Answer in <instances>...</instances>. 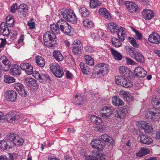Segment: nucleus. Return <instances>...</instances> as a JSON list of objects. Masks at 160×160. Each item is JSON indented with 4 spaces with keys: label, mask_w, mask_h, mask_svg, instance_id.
Masks as SVG:
<instances>
[{
    "label": "nucleus",
    "mask_w": 160,
    "mask_h": 160,
    "mask_svg": "<svg viewBox=\"0 0 160 160\" xmlns=\"http://www.w3.org/2000/svg\"><path fill=\"white\" fill-rule=\"evenodd\" d=\"M4 81L8 83H10L15 82V79L13 77L9 75H5L4 76Z\"/></svg>",
    "instance_id": "nucleus-49"
},
{
    "label": "nucleus",
    "mask_w": 160,
    "mask_h": 160,
    "mask_svg": "<svg viewBox=\"0 0 160 160\" xmlns=\"http://www.w3.org/2000/svg\"><path fill=\"white\" fill-rule=\"evenodd\" d=\"M35 23L34 22L29 21L28 22V25L29 27V28L31 29H34L35 27Z\"/></svg>",
    "instance_id": "nucleus-62"
},
{
    "label": "nucleus",
    "mask_w": 160,
    "mask_h": 160,
    "mask_svg": "<svg viewBox=\"0 0 160 160\" xmlns=\"http://www.w3.org/2000/svg\"><path fill=\"white\" fill-rule=\"evenodd\" d=\"M148 39L150 42L152 43H160V36L155 32H152L149 36Z\"/></svg>",
    "instance_id": "nucleus-14"
},
{
    "label": "nucleus",
    "mask_w": 160,
    "mask_h": 160,
    "mask_svg": "<svg viewBox=\"0 0 160 160\" xmlns=\"http://www.w3.org/2000/svg\"><path fill=\"white\" fill-rule=\"evenodd\" d=\"M85 48L86 51L88 52L92 53L94 52L93 48L90 46H87Z\"/></svg>",
    "instance_id": "nucleus-63"
},
{
    "label": "nucleus",
    "mask_w": 160,
    "mask_h": 160,
    "mask_svg": "<svg viewBox=\"0 0 160 160\" xmlns=\"http://www.w3.org/2000/svg\"><path fill=\"white\" fill-rule=\"evenodd\" d=\"M10 137L11 141L13 143V146L14 145L20 146L23 144L24 141L22 138H20L16 134H9Z\"/></svg>",
    "instance_id": "nucleus-17"
},
{
    "label": "nucleus",
    "mask_w": 160,
    "mask_h": 160,
    "mask_svg": "<svg viewBox=\"0 0 160 160\" xmlns=\"http://www.w3.org/2000/svg\"><path fill=\"white\" fill-rule=\"evenodd\" d=\"M56 36L50 31H47L43 34V40L45 45L48 48H54L57 44Z\"/></svg>",
    "instance_id": "nucleus-2"
},
{
    "label": "nucleus",
    "mask_w": 160,
    "mask_h": 160,
    "mask_svg": "<svg viewBox=\"0 0 160 160\" xmlns=\"http://www.w3.org/2000/svg\"><path fill=\"white\" fill-rule=\"evenodd\" d=\"M82 71L84 74L87 75L88 74L89 72V69L88 66H86L85 68L82 69Z\"/></svg>",
    "instance_id": "nucleus-64"
},
{
    "label": "nucleus",
    "mask_w": 160,
    "mask_h": 160,
    "mask_svg": "<svg viewBox=\"0 0 160 160\" xmlns=\"http://www.w3.org/2000/svg\"><path fill=\"white\" fill-rule=\"evenodd\" d=\"M18 9L17 4L16 3H14L11 6V11L12 13H14Z\"/></svg>",
    "instance_id": "nucleus-60"
},
{
    "label": "nucleus",
    "mask_w": 160,
    "mask_h": 160,
    "mask_svg": "<svg viewBox=\"0 0 160 160\" xmlns=\"http://www.w3.org/2000/svg\"><path fill=\"white\" fill-rule=\"evenodd\" d=\"M112 109L110 107L104 106L102 107L99 111L100 115L105 119L109 118L112 113Z\"/></svg>",
    "instance_id": "nucleus-7"
},
{
    "label": "nucleus",
    "mask_w": 160,
    "mask_h": 160,
    "mask_svg": "<svg viewBox=\"0 0 160 160\" xmlns=\"http://www.w3.org/2000/svg\"><path fill=\"white\" fill-rule=\"evenodd\" d=\"M84 58L87 64L90 66H93L94 65V60L91 56L86 55L84 56Z\"/></svg>",
    "instance_id": "nucleus-47"
},
{
    "label": "nucleus",
    "mask_w": 160,
    "mask_h": 160,
    "mask_svg": "<svg viewBox=\"0 0 160 160\" xmlns=\"http://www.w3.org/2000/svg\"><path fill=\"white\" fill-rule=\"evenodd\" d=\"M50 68L51 71L53 74L61 67L58 63H52L50 65Z\"/></svg>",
    "instance_id": "nucleus-46"
},
{
    "label": "nucleus",
    "mask_w": 160,
    "mask_h": 160,
    "mask_svg": "<svg viewBox=\"0 0 160 160\" xmlns=\"http://www.w3.org/2000/svg\"><path fill=\"white\" fill-rule=\"evenodd\" d=\"M121 40L120 39H118L116 38H112L111 41L113 47L116 48L120 47L122 45Z\"/></svg>",
    "instance_id": "nucleus-38"
},
{
    "label": "nucleus",
    "mask_w": 160,
    "mask_h": 160,
    "mask_svg": "<svg viewBox=\"0 0 160 160\" xmlns=\"http://www.w3.org/2000/svg\"><path fill=\"white\" fill-rule=\"evenodd\" d=\"M5 97L6 99L12 102L15 101L17 99V92L13 90H9L6 91Z\"/></svg>",
    "instance_id": "nucleus-19"
},
{
    "label": "nucleus",
    "mask_w": 160,
    "mask_h": 160,
    "mask_svg": "<svg viewBox=\"0 0 160 160\" xmlns=\"http://www.w3.org/2000/svg\"><path fill=\"white\" fill-rule=\"evenodd\" d=\"M68 18L66 20L69 21L73 24L76 23L77 18L74 12L72 10L71 11V13L69 14Z\"/></svg>",
    "instance_id": "nucleus-30"
},
{
    "label": "nucleus",
    "mask_w": 160,
    "mask_h": 160,
    "mask_svg": "<svg viewBox=\"0 0 160 160\" xmlns=\"http://www.w3.org/2000/svg\"><path fill=\"white\" fill-rule=\"evenodd\" d=\"M153 11L148 9H144L143 10L142 14L145 19L150 20L154 16Z\"/></svg>",
    "instance_id": "nucleus-23"
},
{
    "label": "nucleus",
    "mask_w": 160,
    "mask_h": 160,
    "mask_svg": "<svg viewBox=\"0 0 160 160\" xmlns=\"http://www.w3.org/2000/svg\"><path fill=\"white\" fill-rule=\"evenodd\" d=\"M108 28L111 32L113 33L117 32L119 39L122 41L125 40L126 32V29L122 27H118V25L113 22H111L108 24Z\"/></svg>",
    "instance_id": "nucleus-1"
},
{
    "label": "nucleus",
    "mask_w": 160,
    "mask_h": 160,
    "mask_svg": "<svg viewBox=\"0 0 160 160\" xmlns=\"http://www.w3.org/2000/svg\"><path fill=\"white\" fill-rule=\"evenodd\" d=\"M78 9L82 16L84 17H88L89 15V12L88 10L84 7H78Z\"/></svg>",
    "instance_id": "nucleus-41"
},
{
    "label": "nucleus",
    "mask_w": 160,
    "mask_h": 160,
    "mask_svg": "<svg viewBox=\"0 0 160 160\" xmlns=\"http://www.w3.org/2000/svg\"><path fill=\"white\" fill-rule=\"evenodd\" d=\"M83 26L89 28H92L94 26V24L92 22L88 19H85L83 22Z\"/></svg>",
    "instance_id": "nucleus-40"
},
{
    "label": "nucleus",
    "mask_w": 160,
    "mask_h": 160,
    "mask_svg": "<svg viewBox=\"0 0 160 160\" xmlns=\"http://www.w3.org/2000/svg\"><path fill=\"white\" fill-rule=\"evenodd\" d=\"M101 3L98 0H90V7L92 8H94L98 6H100Z\"/></svg>",
    "instance_id": "nucleus-50"
},
{
    "label": "nucleus",
    "mask_w": 160,
    "mask_h": 160,
    "mask_svg": "<svg viewBox=\"0 0 160 160\" xmlns=\"http://www.w3.org/2000/svg\"><path fill=\"white\" fill-rule=\"evenodd\" d=\"M25 83L29 86H31L32 87H35L37 85L36 81L32 78H26L25 80Z\"/></svg>",
    "instance_id": "nucleus-35"
},
{
    "label": "nucleus",
    "mask_w": 160,
    "mask_h": 160,
    "mask_svg": "<svg viewBox=\"0 0 160 160\" xmlns=\"http://www.w3.org/2000/svg\"><path fill=\"white\" fill-rule=\"evenodd\" d=\"M126 50L128 53L131 54L132 53L133 54V56L135 54V52H137V50L136 49L133 48L132 47H128L126 48Z\"/></svg>",
    "instance_id": "nucleus-52"
},
{
    "label": "nucleus",
    "mask_w": 160,
    "mask_h": 160,
    "mask_svg": "<svg viewBox=\"0 0 160 160\" xmlns=\"http://www.w3.org/2000/svg\"><path fill=\"white\" fill-rule=\"evenodd\" d=\"M5 118L8 122L13 123L18 120L19 116L16 112L10 111L6 115Z\"/></svg>",
    "instance_id": "nucleus-11"
},
{
    "label": "nucleus",
    "mask_w": 160,
    "mask_h": 160,
    "mask_svg": "<svg viewBox=\"0 0 160 160\" xmlns=\"http://www.w3.org/2000/svg\"><path fill=\"white\" fill-rule=\"evenodd\" d=\"M138 139L139 140H140L141 143L144 144L149 145L153 142L152 138L147 135L146 134H140L138 137Z\"/></svg>",
    "instance_id": "nucleus-15"
},
{
    "label": "nucleus",
    "mask_w": 160,
    "mask_h": 160,
    "mask_svg": "<svg viewBox=\"0 0 160 160\" xmlns=\"http://www.w3.org/2000/svg\"><path fill=\"white\" fill-rule=\"evenodd\" d=\"M145 116L152 121H157L160 118V110L156 108H151L146 112Z\"/></svg>",
    "instance_id": "nucleus-3"
},
{
    "label": "nucleus",
    "mask_w": 160,
    "mask_h": 160,
    "mask_svg": "<svg viewBox=\"0 0 160 160\" xmlns=\"http://www.w3.org/2000/svg\"><path fill=\"white\" fill-rule=\"evenodd\" d=\"M128 113V108L125 106L119 108L115 111V116L120 118L123 119Z\"/></svg>",
    "instance_id": "nucleus-12"
},
{
    "label": "nucleus",
    "mask_w": 160,
    "mask_h": 160,
    "mask_svg": "<svg viewBox=\"0 0 160 160\" xmlns=\"http://www.w3.org/2000/svg\"><path fill=\"white\" fill-rule=\"evenodd\" d=\"M133 56L134 58L135 59L137 62L141 63H143L145 62L144 57L142 54L138 52L137 51V52H135Z\"/></svg>",
    "instance_id": "nucleus-28"
},
{
    "label": "nucleus",
    "mask_w": 160,
    "mask_h": 160,
    "mask_svg": "<svg viewBox=\"0 0 160 160\" xmlns=\"http://www.w3.org/2000/svg\"><path fill=\"white\" fill-rule=\"evenodd\" d=\"M103 34L102 33L101 31L100 30L98 31H95L91 33V36L93 39L98 38L100 36H102Z\"/></svg>",
    "instance_id": "nucleus-48"
},
{
    "label": "nucleus",
    "mask_w": 160,
    "mask_h": 160,
    "mask_svg": "<svg viewBox=\"0 0 160 160\" xmlns=\"http://www.w3.org/2000/svg\"><path fill=\"white\" fill-rule=\"evenodd\" d=\"M125 59L126 60V62L128 65H134L136 63L135 62L130 58L126 57L125 58Z\"/></svg>",
    "instance_id": "nucleus-57"
},
{
    "label": "nucleus",
    "mask_w": 160,
    "mask_h": 160,
    "mask_svg": "<svg viewBox=\"0 0 160 160\" xmlns=\"http://www.w3.org/2000/svg\"><path fill=\"white\" fill-rule=\"evenodd\" d=\"M110 51L115 59L118 60H121L122 58V56L120 53L113 48H111Z\"/></svg>",
    "instance_id": "nucleus-33"
},
{
    "label": "nucleus",
    "mask_w": 160,
    "mask_h": 160,
    "mask_svg": "<svg viewBox=\"0 0 160 160\" xmlns=\"http://www.w3.org/2000/svg\"><path fill=\"white\" fill-rule=\"evenodd\" d=\"M57 24L58 26H60V29L64 33L67 35L70 33L71 27L65 21L59 20L57 22Z\"/></svg>",
    "instance_id": "nucleus-4"
},
{
    "label": "nucleus",
    "mask_w": 160,
    "mask_h": 160,
    "mask_svg": "<svg viewBox=\"0 0 160 160\" xmlns=\"http://www.w3.org/2000/svg\"><path fill=\"white\" fill-rule=\"evenodd\" d=\"M126 8L131 12H136L138 9V6L134 2L127 1L125 4Z\"/></svg>",
    "instance_id": "nucleus-20"
},
{
    "label": "nucleus",
    "mask_w": 160,
    "mask_h": 160,
    "mask_svg": "<svg viewBox=\"0 0 160 160\" xmlns=\"http://www.w3.org/2000/svg\"><path fill=\"white\" fill-rule=\"evenodd\" d=\"M91 121L97 125L101 124L102 120L101 118L95 115H92L90 118Z\"/></svg>",
    "instance_id": "nucleus-44"
},
{
    "label": "nucleus",
    "mask_w": 160,
    "mask_h": 160,
    "mask_svg": "<svg viewBox=\"0 0 160 160\" xmlns=\"http://www.w3.org/2000/svg\"><path fill=\"white\" fill-rule=\"evenodd\" d=\"M81 46L82 44L79 40L74 41L72 45V52L74 55H78L82 53Z\"/></svg>",
    "instance_id": "nucleus-8"
},
{
    "label": "nucleus",
    "mask_w": 160,
    "mask_h": 160,
    "mask_svg": "<svg viewBox=\"0 0 160 160\" xmlns=\"http://www.w3.org/2000/svg\"><path fill=\"white\" fill-rule=\"evenodd\" d=\"M74 100L75 104L79 105H83L86 102V101L81 95H77L75 96Z\"/></svg>",
    "instance_id": "nucleus-29"
},
{
    "label": "nucleus",
    "mask_w": 160,
    "mask_h": 160,
    "mask_svg": "<svg viewBox=\"0 0 160 160\" xmlns=\"http://www.w3.org/2000/svg\"><path fill=\"white\" fill-rule=\"evenodd\" d=\"M128 41L131 43V45L135 48H138L139 45L138 43L136 40L133 38L129 37L128 38Z\"/></svg>",
    "instance_id": "nucleus-51"
},
{
    "label": "nucleus",
    "mask_w": 160,
    "mask_h": 160,
    "mask_svg": "<svg viewBox=\"0 0 160 160\" xmlns=\"http://www.w3.org/2000/svg\"><path fill=\"white\" fill-rule=\"evenodd\" d=\"M43 80H50V77H49L48 75L47 74H42L41 75L40 78L39 80V82H42Z\"/></svg>",
    "instance_id": "nucleus-54"
},
{
    "label": "nucleus",
    "mask_w": 160,
    "mask_h": 160,
    "mask_svg": "<svg viewBox=\"0 0 160 160\" xmlns=\"http://www.w3.org/2000/svg\"><path fill=\"white\" fill-rule=\"evenodd\" d=\"M92 154L94 157H97V158H105V155L103 153L97 150L92 151Z\"/></svg>",
    "instance_id": "nucleus-45"
},
{
    "label": "nucleus",
    "mask_w": 160,
    "mask_h": 160,
    "mask_svg": "<svg viewBox=\"0 0 160 160\" xmlns=\"http://www.w3.org/2000/svg\"><path fill=\"white\" fill-rule=\"evenodd\" d=\"M56 77L60 78L64 74V72L61 68L53 74Z\"/></svg>",
    "instance_id": "nucleus-53"
},
{
    "label": "nucleus",
    "mask_w": 160,
    "mask_h": 160,
    "mask_svg": "<svg viewBox=\"0 0 160 160\" xmlns=\"http://www.w3.org/2000/svg\"><path fill=\"white\" fill-rule=\"evenodd\" d=\"M18 11L20 15L22 16L26 17L28 13V11L27 5L25 4H20L19 6Z\"/></svg>",
    "instance_id": "nucleus-26"
},
{
    "label": "nucleus",
    "mask_w": 160,
    "mask_h": 160,
    "mask_svg": "<svg viewBox=\"0 0 160 160\" xmlns=\"http://www.w3.org/2000/svg\"><path fill=\"white\" fill-rule=\"evenodd\" d=\"M98 67L100 68L97 72L98 74L104 76L107 74L109 71V67L106 63H99Z\"/></svg>",
    "instance_id": "nucleus-16"
},
{
    "label": "nucleus",
    "mask_w": 160,
    "mask_h": 160,
    "mask_svg": "<svg viewBox=\"0 0 160 160\" xmlns=\"http://www.w3.org/2000/svg\"><path fill=\"white\" fill-rule=\"evenodd\" d=\"M134 72L135 75L139 78H144L147 74V72L143 68L140 67L136 68Z\"/></svg>",
    "instance_id": "nucleus-22"
},
{
    "label": "nucleus",
    "mask_w": 160,
    "mask_h": 160,
    "mask_svg": "<svg viewBox=\"0 0 160 160\" xmlns=\"http://www.w3.org/2000/svg\"><path fill=\"white\" fill-rule=\"evenodd\" d=\"M100 138L106 142L110 143L111 144H113L114 141L112 138L106 134H103L100 136Z\"/></svg>",
    "instance_id": "nucleus-37"
},
{
    "label": "nucleus",
    "mask_w": 160,
    "mask_h": 160,
    "mask_svg": "<svg viewBox=\"0 0 160 160\" xmlns=\"http://www.w3.org/2000/svg\"><path fill=\"white\" fill-rule=\"evenodd\" d=\"M33 72V69L32 66L30 65L28 67L26 70L25 71L26 72L28 75L31 74Z\"/></svg>",
    "instance_id": "nucleus-61"
},
{
    "label": "nucleus",
    "mask_w": 160,
    "mask_h": 160,
    "mask_svg": "<svg viewBox=\"0 0 160 160\" xmlns=\"http://www.w3.org/2000/svg\"><path fill=\"white\" fill-rule=\"evenodd\" d=\"M99 13L103 17L108 20H110L111 16L108 11L105 8H101L99 10Z\"/></svg>",
    "instance_id": "nucleus-32"
},
{
    "label": "nucleus",
    "mask_w": 160,
    "mask_h": 160,
    "mask_svg": "<svg viewBox=\"0 0 160 160\" xmlns=\"http://www.w3.org/2000/svg\"><path fill=\"white\" fill-rule=\"evenodd\" d=\"M134 37L136 39H138L140 40H141L142 38V36L141 34L138 31L135 33Z\"/></svg>",
    "instance_id": "nucleus-59"
},
{
    "label": "nucleus",
    "mask_w": 160,
    "mask_h": 160,
    "mask_svg": "<svg viewBox=\"0 0 160 160\" xmlns=\"http://www.w3.org/2000/svg\"><path fill=\"white\" fill-rule=\"evenodd\" d=\"M133 98L132 95L128 92L126 96H125L124 99L126 101L130 102L133 100Z\"/></svg>",
    "instance_id": "nucleus-55"
},
{
    "label": "nucleus",
    "mask_w": 160,
    "mask_h": 160,
    "mask_svg": "<svg viewBox=\"0 0 160 160\" xmlns=\"http://www.w3.org/2000/svg\"><path fill=\"white\" fill-rule=\"evenodd\" d=\"M91 147L100 151H102L105 146L104 143L98 139H95L92 140L90 143Z\"/></svg>",
    "instance_id": "nucleus-10"
},
{
    "label": "nucleus",
    "mask_w": 160,
    "mask_h": 160,
    "mask_svg": "<svg viewBox=\"0 0 160 160\" xmlns=\"http://www.w3.org/2000/svg\"><path fill=\"white\" fill-rule=\"evenodd\" d=\"M119 70L120 73L126 77H130L132 73L129 69L125 66H120L119 68Z\"/></svg>",
    "instance_id": "nucleus-24"
},
{
    "label": "nucleus",
    "mask_w": 160,
    "mask_h": 160,
    "mask_svg": "<svg viewBox=\"0 0 160 160\" xmlns=\"http://www.w3.org/2000/svg\"><path fill=\"white\" fill-rule=\"evenodd\" d=\"M10 61L4 56L0 57V67L4 71H8L10 67Z\"/></svg>",
    "instance_id": "nucleus-9"
},
{
    "label": "nucleus",
    "mask_w": 160,
    "mask_h": 160,
    "mask_svg": "<svg viewBox=\"0 0 160 160\" xmlns=\"http://www.w3.org/2000/svg\"><path fill=\"white\" fill-rule=\"evenodd\" d=\"M150 150L147 148H141L139 152L136 153L137 157H142L149 153Z\"/></svg>",
    "instance_id": "nucleus-34"
},
{
    "label": "nucleus",
    "mask_w": 160,
    "mask_h": 160,
    "mask_svg": "<svg viewBox=\"0 0 160 160\" xmlns=\"http://www.w3.org/2000/svg\"><path fill=\"white\" fill-rule=\"evenodd\" d=\"M10 72L14 76H19L21 73L20 69L17 65H15L12 67L10 70Z\"/></svg>",
    "instance_id": "nucleus-27"
},
{
    "label": "nucleus",
    "mask_w": 160,
    "mask_h": 160,
    "mask_svg": "<svg viewBox=\"0 0 160 160\" xmlns=\"http://www.w3.org/2000/svg\"><path fill=\"white\" fill-rule=\"evenodd\" d=\"M30 65H31L28 63H22L20 64V67L22 70L25 71Z\"/></svg>",
    "instance_id": "nucleus-56"
},
{
    "label": "nucleus",
    "mask_w": 160,
    "mask_h": 160,
    "mask_svg": "<svg viewBox=\"0 0 160 160\" xmlns=\"http://www.w3.org/2000/svg\"><path fill=\"white\" fill-rule=\"evenodd\" d=\"M50 28L52 32L55 35L58 34L60 32V26H58L57 23L51 24L50 26Z\"/></svg>",
    "instance_id": "nucleus-43"
},
{
    "label": "nucleus",
    "mask_w": 160,
    "mask_h": 160,
    "mask_svg": "<svg viewBox=\"0 0 160 160\" xmlns=\"http://www.w3.org/2000/svg\"><path fill=\"white\" fill-rule=\"evenodd\" d=\"M10 137L9 135L6 138L0 141V148L4 150L7 149L12 148L13 147V143L11 141Z\"/></svg>",
    "instance_id": "nucleus-5"
},
{
    "label": "nucleus",
    "mask_w": 160,
    "mask_h": 160,
    "mask_svg": "<svg viewBox=\"0 0 160 160\" xmlns=\"http://www.w3.org/2000/svg\"><path fill=\"white\" fill-rule=\"evenodd\" d=\"M14 23V20L13 17L11 15L8 16L6 18V25L9 27H12Z\"/></svg>",
    "instance_id": "nucleus-42"
},
{
    "label": "nucleus",
    "mask_w": 160,
    "mask_h": 160,
    "mask_svg": "<svg viewBox=\"0 0 160 160\" xmlns=\"http://www.w3.org/2000/svg\"><path fill=\"white\" fill-rule=\"evenodd\" d=\"M8 27L4 22H2L1 24L0 32L2 33L3 36H7L9 34L10 32Z\"/></svg>",
    "instance_id": "nucleus-25"
},
{
    "label": "nucleus",
    "mask_w": 160,
    "mask_h": 160,
    "mask_svg": "<svg viewBox=\"0 0 160 160\" xmlns=\"http://www.w3.org/2000/svg\"><path fill=\"white\" fill-rule=\"evenodd\" d=\"M154 100H152V103L153 105H155L157 108L160 109V98L156 101H154Z\"/></svg>",
    "instance_id": "nucleus-58"
},
{
    "label": "nucleus",
    "mask_w": 160,
    "mask_h": 160,
    "mask_svg": "<svg viewBox=\"0 0 160 160\" xmlns=\"http://www.w3.org/2000/svg\"><path fill=\"white\" fill-rule=\"evenodd\" d=\"M112 102L114 105L116 106H122L124 105L123 101L117 96H114L112 98Z\"/></svg>",
    "instance_id": "nucleus-31"
},
{
    "label": "nucleus",
    "mask_w": 160,
    "mask_h": 160,
    "mask_svg": "<svg viewBox=\"0 0 160 160\" xmlns=\"http://www.w3.org/2000/svg\"><path fill=\"white\" fill-rule=\"evenodd\" d=\"M53 55L56 60L61 61L63 60V57L61 53L57 50H54L53 52Z\"/></svg>",
    "instance_id": "nucleus-39"
},
{
    "label": "nucleus",
    "mask_w": 160,
    "mask_h": 160,
    "mask_svg": "<svg viewBox=\"0 0 160 160\" xmlns=\"http://www.w3.org/2000/svg\"><path fill=\"white\" fill-rule=\"evenodd\" d=\"M13 86L14 88L18 92L20 95L24 97L27 96V93L22 84L20 83H16L14 84Z\"/></svg>",
    "instance_id": "nucleus-18"
},
{
    "label": "nucleus",
    "mask_w": 160,
    "mask_h": 160,
    "mask_svg": "<svg viewBox=\"0 0 160 160\" xmlns=\"http://www.w3.org/2000/svg\"><path fill=\"white\" fill-rule=\"evenodd\" d=\"M138 123L140 124V128L144 130L146 133H151L152 132L153 127L149 123L143 121H140Z\"/></svg>",
    "instance_id": "nucleus-13"
},
{
    "label": "nucleus",
    "mask_w": 160,
    "mask_h": 160,
    "mask_svg": "<svg viewBox=\"0 0 160 160\" xmlns=\"http://www.w3.org/2000/svg\"><path fill=\"white\" fill-rule=\"evenodd\" d=\"M115 82L117 84L120 85L125 88L131 87L132 86V83L131 81L123 78L116 77Z\"/></svg>",
    "instance_id": "nucleus-6"
},
{
    "label": "nucleus",
    "mask_w": 160,
    "mask_h": 160,
    "mask_svg": "<svg viewBox=\"0 0 160 160\" xmlns=\"http://www.w3.org/2000/svg\"><path fill=\"white\" fill-rule=\"evenodd\" d=\"M71 9L63 8L60 9L58 12L59 16L62 18L66 20L68 18L69 14L71 13Z\"/></svg>",
    "instance_id": "nucleus-21"
},
{
    "label": "nucleus",
    "mask_w": 160,
    "mask_h": 160,
    "mask_svg": "<svg viewBox=\"0 0 160 160\" xmlns=\"http://www.w3.org/2000/svg\"><path fill=\"white\" fill-rule=\"evenodd\" d=\"M36 62L39 67H43L45 64V61L44 58L41 56H37L35 57Z\"/></svg>",
    "instance_id": "nucleus-36"
}]
</instances>
